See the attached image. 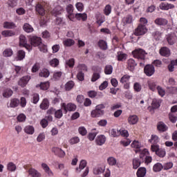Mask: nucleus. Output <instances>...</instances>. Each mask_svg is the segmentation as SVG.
I'll return each instance as SVG.
<instances>
[{
    "label": "nucleus",
    "mask_w": 177,
    "mask_h": 177,
    "mask_svg": "<svg viewBox=\"0 0 177 177\" xmlns=\"http://www.w3.org/2000/svg\"><path fill=\"white\" fill-rule=\"evenodd\" d=\"M104 104H100L97 105L95 106V109L91 111V117L93 118H97L99 117H102L104 114V111L103 109H104Z\"/></svg>",
    "instance_id": "nucleus-1"
},
{
    "label": "nucleus",
    "mask_w": 177,
    "mask_h": 177,
    "mask_svg": "<svg viewBox=\"0 0 177 177\" xmlns=\"http://www.w3.org/2000/svg\"><path fill=\"white\" fill-rule=\"evenodd\" d=\"M140 158L141 160H145V164H147V165H149L152 161L153 158L150 156V152L147 149H144L140 153Z\"/></svg>",
    "instance_id": "nucleus-2"
},
{
    "label": "nucleus",
    "mask_w": 177,
    "mask_h": 177,
    "mask_svg": "<svg viewBox=\"0 0 177 177\" xmlns=\"http://www.w3.org/2000/svg\"><path fill=\"white\" fill-rule=\"evenodd\" d=\"M132 55L135 59H138V60H145L146 57V51L140 48L133 51Z\"/></svg>",
    "instance_id": "nucleus-3"
},
{
    "label": "nucleus",
    "mask_w": 177,
    "mask_h": 177,
    "mask_svg": "<svg viewBox=\"0 0 177 177\" xmlns=\"http://www.w3.org/2000/svg\"><path fill=\"white\" fill-rule=\"evenodd\" d=\"M129 80H131V75H124L120 78V84H122L124 89H129L131 88V82H129Z\"/></svg>",
    "instance_id": "nucleus-4"
},
{
    "label": "nucleus",
    "mask_w": 177,
    "mask_h": 177,
    "mask_svg": "<svg viewBox=\"0 0 177 177\" xmlns=\"http://www.w3.org/2000/svg\"><path fill=\"white\" fill-rule=\"evenodd\" d=\"M146 32H147V28H146V25L140 24L136 28L134 35H136L137 37H139L140 35H145Z\"/></svg>",
    "instance_id": "nucleus-5"
},
{
    "label": "nucleus",
    "mask_w": 177,
    "mask_h": 177,
    "mask_svg": "<svg viewBox=\"0 0 177 177\" xmlns=\"http://www.w3.org/2000/svg\"><path fill=\"white\" fill-rule=\"evenodd\" d=\"M62 110H64L65 113H67V111H75L77 106L73 103H62L61 104Z\"/></svg>",
    "instance_id": "nucleus-6"
},
{
    "label": "nucleus",
    "mask_w": 177,
    "mask_h": 177,
    "mask_svg": "<svg viewBox=\"0 0 177 177\" xmlns=\"http://www.w3.org/2000/svg\"><path fill=\"white\" fill-rule=\"evenodd\" d=\"M144 73L147 77H151V75H154L156 68L153 65L147 64L144 68Z\"/></svg>",
    "instance_id": "nucleus-7"
},
{
    "label": "nucleus",
    "mask_w": 177,
    "mask_h": 177,
    "mask_svg": "<svg viewBox=\"0 0 177 177\" xmlns=\"http://www.w3.org/2000/svg\"><path fill=\"white\" fill-rule=\"evenodd\" d=\"M19 45L24 46V48H26L28 50H31V49H32V46L27 44V39L24 35L19 36Z\"/></svg>",
    "instance_id": "nucleus-8"
},
{
    "label": "nucleus",
    "mask_w": 177,
    "mask_h": 177,
    "mask_svg": "<svg viewBox=\"0 0 177 177\" xmlns=\"http://www.w3.org/2000/svg\"><path fill=\"white\" fill-rule=\"evenodd\" d=\"M45 5H46L45 2L38 3L36 5V12L40 15V16H45Z\"/></svg>",
    "instance_id": "nucleus-9"
},
{
    "label": "nucleus",
    "mask_w": 177,
    "mask_h": 177,
    "mask_svg": "<svg viewBox=\"0 0 177 177\" xmlns=\"http://www.w3.org/2000/svg\"><path fill=\"white\" fill-rule=\"evenodd\" d=\"M29 41L32 46H39L42 44V39L37 36H30Z\"/></svg>",
    "instance_id": "nucleus-10"
},
{
    "label": "nucleus",
    "mask_w": 177,
    "mask_h": 177,
    "mask_svg": "<svg viewBox=\"0 0 177 177\" xmlns=\"http://www.w3.org/2000/svg\"><path fill=\"white\" fill-rule=\"evenodd\" d=\"M30 80H31V76L30 75H25L23 76L18 81V85L21 88H24L27 86V84H28Z\"/></svg>",
    "instance_id": "nucleus-11"
},
{
    "label": "nucleus",
    "mask_w": 177,
    "mask_h": 177,
    "mask_svg": "<svg viewBox=\"0 0 177 177\" xmlns=\"http://www.w3.org/2000/svg\"><path fill=\"white\" fill-rule=\"evenodd\" d=\"M53 153L59 158H64L66 157V152L63 151L61 148L59 147H53L52 149Z\"/></svg>",
    "instance_id": "nucleus-12"
},
{
    "label": "nucleus",
    "mask_w": 177,
    "mask_h": 177,
    "mask_svg": "<svg viewBox=\"0 0 177 177\" xmlns=\"http://www.w3.org/2000/svg\"><path fill=\"white\" fill-rule=\"evenodd\" d=\"M159 53L160 56H163L164 57H169L171 56V50L168 47H162L159 50Z\"/></svg>",
    "instance_id": "nucleus-13"
},
{
    "label": "nucleus",
    "mask_w": 177,
    "mask_h": 177,
    "mask_svg": "<svg viewBox=\"0 0 177 177\" xmlns=\"http://www.w3.org/2000/svg\"><path fill=\"white\" fill-rule=\"evenodd\" d=\"M161 106V100L153 99L151 102V106L148 107V110L151 111V110H156V109H158Z\"/></svg>",
    "instance_id": "nucleus-14"
},
{
    "label": "nucleus",
    "mask_w": 177,
    "mask_h": 177,
    "mask_svg": "<svg viewBox=\"0 0 177 177\" xmlns=\"http://www.w3.org/2000/svg\"><path fill=\"white\" fill-rule=\"evenodd\" d=\"M129 125H135L139 122V117L136 115H130L127 119Z\"/></svg>",
    "instance_id": "nucleus-15"
},
{
    "label": "nucleus",
    "mask_w": 177,
    "mask_h": 177,
    "mask_svg": "<svg viewBox=\"0 0 177 177\" xmlns=\"http://www.w3.org/2000/svg\"><path fill=\"white\" fill-rule=\"evenodd\" d=\"M95 143L97 146H103L106 143V136L104 135H100L95 139Z\"/></svg>",
    "instance_id": "nucleus-16"
},
{
    "label": "nucleus",
    "mask_w": 177,
    "mask_h": 177,
    "mask_svg": "<svg viewBox=\"0 0 177 177\" xmlns=\"http://www.w3.org/2000/svg\"><path fill=\"white\" fill-rule=\"evenodd\" d=\"M131 147L133 149H136V150H135V152L140 153V154L143 151L140 149V147H142V144H140L139 141H136V140L133 141V142L131 143Z\"/></svg>",
    "instance_id": "nucleus-17"
},
{
    "label": "nucleus",
    "mask_w": 177,
    "mask_h": 177,
    "mask_svg": "<svg viewBox=\"0 0 177 177\" xmlns=\"http://www.w3.org/2000/svg\"><path fill=\"white\" fill-rule=\"evenodd\" d=\"M166 39L169 45H174L177 41V37L175 35H167Z\"/></svg>",
    "instance_id": "nucleus-18"
},
{
    "label": "nucleus",
    "mask_w": 177,
    "mask_h": 177,
    "mask_svg": "<svg viewBox=\"0 0 177 177\" xmlns=\"http://www.w3.org/2000/svg\"><path fill=\"white\" fill-rule=\"evenodd\" d=\"M138 66L136 62L133 59L131 58L127 61V68L129 71H133L135 70V66Z\"/></svg>",
    "instance_id": "nucleus-19"
},
{
    "label": "nucleus",
    "mask_w": 177,
    "mask_h": 177,
    "mask_svg": "<svg viewBox=\"0 0 177 177\" xmlns=\"http://www.w3.org/2000/svg\"><path fill=\"white\" fill-rule=\"evenodd\" d=\"M157 129L159 132H167L168 127L163 122H158L157 124Z\"/></svg>",
    "instance_id": "nucleus-20"
},
{
    "label": "nucleus",
    "mask_w": 177,
    "mask_h": 177,
    "mask_svg": "<svg viewBox=\"0 0 177 177\" xmlns=\"http://www.w3.org/2000/svg\"><path fill=\"white\" fill-rule=\"evenodd\" d=\"M154 23L157 26H167L168 21L164 18H157L155 19Z\"/></svg>",
    "instance_id": "nucleus-21"
},
{
    "label": "nucleus",
    "mask_w": 177,
    "mask_h": 177,
    "mask_svg": "<svg viewBox=\"0 0 177 177\" xmlns=\"http://www.w3.org/2000/svg\"><path fill=\"white\" fill-rule=\"evenodd\" d=\"M133 21V17H132V15H128L122 19V23L124 25L132 24Z\"/></svg>",
    "instance_id": "nucleus-22"
},
{
    "label": "nucleus",
    "mask_w": 177,
    "mask_h": 177,
    "mask_svg": "<svg viewBox=\"0 0 177 177\" xmlns=\"http://www.w3.org/2000/svg\"><path fill=\"white\" fill-rule=\"evenodd\" d=\"M75 19H77V20L86 21L88 19V15H86V13H77L75 14Z\"/></svg>",
    "instance_id": "nucleus-23"
},
{
    "label": "nucleus",
    "mask_w": 177,
    "mask_h": 177,
    "mask_svg": "<svg viewBox=\"0 0 177 177\" xmlns=\"http://www.w3.org/2000/svg\"><path fill=\"white\" fill-rule=\"evenodd\" d=\"M147 172V169H146V167H140L138 168L136 172L137 177L146 176Z\"/></svg>",
    "instance_id": "nucleus-24"
},
{
    "label": "nucleus",
    "mask_w": 177,
    "mask_h": 177,
    "mask_svg": "<svg viewBox=\"0 0 177 177\" xmlns=\"http://www.w3.org/2000/svg\"><path fill=\"white\" fill-rule=\"evenodd\" d=\"M97 45L102 50H107L108 49L107 42L103 39L99 40Z\"/></svg>",
    "instance_id": "nucleus-25"
},
{
    "label": "nucleus",
    "mask_w": 177,
    "mask_h": 177,
    "mask_svg": "<svg viewBox=\"0 0 177 177\" xmlns=\"http://www.w3.org/2000/svg\"><path fill=\"white\" fill-rule=\"evenodd\" d=\"M26 57V52L23 50H19L17 52L16 60L17 62H20Z\"/></svg>",
    "instance_id": "nucleus-26"
},
{
    "label": "nucleus",
    "mask_w": 177,
    "mask_h": 177,
    "mask_svg": "<svg viewBox=\"0 0 177 177\" xmlns=\"http://www.w3.org/2000/svg\"><path fill=\"white\" fill-rule=\"evenodd\" d=\"M175 6L171 3H161L160 5V9L162 10H169V9H174Z\"/></svg>",
    "instance_id": "nucleus-27"
},
{
    "label": "nucleus",
    "mask_w": 177,
    "mask_h": 177,
    "mask_svg": "<svg viewBox=\"0 0 177 177\" xmlns=\"http://www.w3.org/2000/svg\"><path fill=\"white\" fill-rule=\"evenodd\" d=\"M16 24L14 22H9V21H6L3 23V28H7L8 30H13L16 28Z\"/></svg>",
    "instance_id": "nucleus-28"
},
{
    "label": "nucleus",
    "mask_w": 177,
    "mask_h": 177,
    "mask_svg": "<svg viewBox=\"0 0 177 177\" xmlns=\"http://www.w3.org/2000/svg\"><path fill=\"white\" fill-rule=\"evenodd\" d=\"M24 131L28 135H33L34 132H35V129L31 125H28L24 128Z\"/></svg>",
    "instance_id": "nucleus-29"
},
{
    "label": "nucleus",
    "mask_w": 177,
    "mask_h": 177,
    "mask_svg": "<svg viewBox=\"0 0 177 177\" xmlns=\"http://www.w3.org/2000/svg\"><path fill=\"white\" fill-rule=\"evenodd\" d=\"M20 104V100L17 98H12L10 100V107L15 109Z\"/></svg>",
    "instance_id": "nucleus-30"
},
{
    "label": "nucleus",
    "mask_w": 177,
    "mask_h": 177,
    "mask_svg": "<svg viewBox=\"0 0 177 177\" xmlns=\"http://www.w3.org/2000/svg\"><path fill=\"white\" fill-rule=\"evenodd\" d=\"M99 132L96 131V129H93L91 133H88L87 138L89 140L92 142V140H95V138H96V135H97Z\"/></svg>",
    "instance_id": "nucleus-31"
},
{
    "label": "nucleus",
    "mask_w": 177,
    "mask_h": 177,
    "mask_svg": "<svg viewBox=\"0 0 177 177\" xmlns=\"http://www.w3.org/2000/svg\"><path fill=\"white\" fill-rule=\"evenodd\" d=\"M163 168H164V167H163L162 164H161L160 162H157L153 166V172H161V171H162Z\"/></svg>",
    "instance_id": "nucleus-32"
},
{
    "label": "nucleus",
    "mask_w": 177,
    "mask_h": 177,
    "mask_svg": "<svg viewBox=\"0 0 177 177\" xmlns=\"http://www.w3.org/2000/svg\"><path fill=\"white\" fill-rule=\"evenodd\" d=\"M39 77L43 78H48L50 75V72L46 68H43L39 73Z\"/></svg>",
    "instance_id": "nucleus-33"
},
{
    "label": "nucleus",
    "mask_w": 177,
    "mask_h": 177,
    "mask_svg": "<svg viewBox=\"0 0 177 177\" xmlns=\"http://www.w3.org/2000/svg\"><path fill=\"white\" fill-rule=\"evenodd\" d=\"M28 174L32 177H41V174L35 169L30 168L28 170Z\"/></svg>",
    "instance_id": "nucleus-34"
},
{
    "label": "nucleus",
    "mask_w": 177,
    "mask_h": 177,
    "mask_svg": "<svg viewBox=\"0 0 177 177\" xmlns=\"http://www.w3.org/2000/svg\"><path fill=\"white\" fill-rule=\"evenodd\" d=\"M40 109H41V110H48V109H49V101L48 99L45 98L43 100L40 104Z\"/></svg>",
    "instance_id": "nucleus-35"
},
{
    "label": "nucleus",
    "mask_w": 177,
    "mask_h": 177,
    "mask_svg": "<svg viewBox=\"0 0 177 177\" xmlns=\"http://www.w3.org/2000/svg\"><path fill=\"white\" fill-rule=\"evenodd\" d=\"M41 167L45 171V172H46V174H48V175L49 176H53V172L52 171V170H50V168H49L48 165H46V163H42Z\"/></svg>",
    "instance_id": "nucleus-36"
},
{
    "label": "nucleus",
    "mask_w": 177,
    "mask_h": 177,
    "mask_svg": "<svg viewBox=\"0 0 177 177\" xmlns=\"http://www.w3.org/2000/svg\"><path fill=\"white\" fill-rule=\"evenodd\" d=\"M75 44V41L73 39H66L63 41L64 46L70 47L73 46Z\"/></svg>",
    "instance_id": "nucleus-37"
},
{
    "label": "nucleus",
    "mask_w": 177,
    "mask_h": 177,
    "mask_svg": "<svg viewBox=\"0 0 177 177\" xmlns=\"http://www.w3.org/2000/svg\"><path fill=\"white\" fill-rule=\"evenodd\" d=\"M1 35L3 37H14L16 35V32H13V30H3L1 32Z\"/></svg>",
    "instance_id": "nucleus-38"
},
{
    "label": "nucleus",
    "mask_w": 177,
    "mask_h": 177,
    "mask_svg": "<svg viewBox=\"0 0 177 177\" xmlns=\"http://www.w3.org/2000/svg\"><path fill=\"white\" fill-rule=\"evenodd\" d=\"M132 163L133 169H138V168L140 167V164H142V162H140L139 158H136L133 159Z\"/></svg>",
    "instance_id": "nucleus-39"
},
{
    "label": "nucleus",
    "mask_w": 177,
    "mask_h": 177,
    "mask_svg": "<svg viewBox=\"0 0 177 177\" xmlns=\"http://www.w3.org/2000/svg\"><path fill=\"white\" fill-rule=\"evenodd\" d=\"M23 29L26 32H32L34 31V28L27 23L24 24Z\"/></svg>",
    "instance_id": "nucleus-40"
},
{
    "label": "nucleus",
    "mask_w": 177,
    "mask_h": 177,
    "mask_svg": "<svg viewBox=\"0 0 177 177\" xmlns=\"http://www.w3.org/2000/svg\"><path fill=\"white\" fill-rule=\"evenodd\" d=\"M75 85V83L73 80L68 81L65 84V89L66 91H71L73 88H74V86Z\"/></svg>",
    "instance_id": "nucleus-41"
},
{
    "label": "nucleus",
    "mask_w": 177,
    "mask_h": 177,
    "mask_svg": "<svg viewBox=\"0 0 177 177\" xmlns=\"http://www.w3.org/2000/svg\"><path fill=\"white\" fill-rule=\"evenodd\" d=\"M86 164H87L86 160H81L79 167L76 168V172H80V171H82V169H84V168L86 167Z\"/></svg>",
    "instance_id": "nucleus-42"
},
{
    "label": "nucleus",
    "mask_w": 177,
    "mask_h": 177,
    "mask_svg": "<svg viewBox=\"0 0 177 177\" xmlns=\"http://www.w3.org/2000/svg\"><path fill=\"white\" fill-rule=\"evenodd\" d=\"M147 84L150 91H152V92L157 89V84L155 82L148 81Z\"/></svg>",
    "instance_id": "nucleus-43"
},
{
    "label": "nucleus",
    "mask_w": 177,
    "mask_h": 177,
    "mask_svg": "<svg viewBox=\"0 0 177 177\" xmlns=\"http://www.w3.org/2000/svg\"><path fill=\"white\" fill-rule=\"evenodd\" d=\"M104 73L106 75H110L113 74V66L106 65L104 68Z\"/></svg>",
    "instance_id": "nucleus-44"
},
{
    "label": "nucleus",
    "mask_w": 177,
    "mask_h": 177,
    "mask_svg": "<svg viewBox=\"0 0 177 177\" xmlns=\"http://www.w3.org/2000/svg\"><path fill=\"white\" fill-rule=\"evenodd\" d=\"M149 142L151 143V145H157V143L160 142V138L157 136V135H151Z\"/></svg>",
    "instance_id": "nucleus-45"
},
{
    "label": "nucleus",
    "mask_w": 177,
    "mask_h": 177,
    "mask_svg": "<svg viewBox=\"0 0 177 177\" xmlns=\"http://www.w3.org/2000/svg\"><path fill=\"white\" fill-rule=\"evenodd\" d=\"M169 120L173 124H175L177 121V114L174 113H169Z\"/></svg>",
    "instance_id": "nucleus-46"
},
{
    "label": "nucleus",
    "mask_w": 177,
    "mask_h": 177,
    "mask_svg": "<svg viewBox=\"0 0 177 177\" xmlns=\"http://www.w3.org/2000/svg\"><path fill=\"white\" fill-rule=\"evenodd\" d=\"M112 9L113 8L110 4H107L104 8V15H105V16H109V15L111 13Z\"/></svg>",
    "instance_id": "nucleus-47"
},
{
    "label": "nucleus",
    "mask_w": 177,
    "mask_h": 177,
    "mask_svg": "<svg viewBox=\"0 0 177 177\" xmlns=\"http://www.w3.org/2000/svg\"><path fill=\"white\" fill-rule=\"evenodd\" d=\"M13 95V91L10 88L6 89L3 93V97H10Z\"/></svg>",
    "instance_id": "nucleus-48"
},
{
    "label": "nucleus",
    "mask_w": 177,
    "mask_h": 177,
    "mask_svg": "<svg viewBox=\"0 0 177 177\" xmlns=\"http://www.w3.org/2000/svg\"><path fill=\"white\" fill-rule=\"evenodd\" d=\"M107 162L109 165H111V167H113L117 164V159H115V158L113 156H111L107 158Z\"/></svg>",
    "instance_id": "nucleus-49"
},
{
    "label": "nucleus",
    "mask_w": 177,
    "mask_h": 177,
    "mask_svg": "<svg viewBox=\"0 0 177 177\" xmlns=\"http://www.w3.org/2000/svg\"><path fill=\"white\" fill-rule=\"evenodd\" d=\"M3 55L5 57H10V56L13 55V50L11 48H6L3 51Z\"/></svg>",
    "instance_id": "nucleus-50"
},
{
    "label": "nucleus",
    "mask_w": 177,
    "mask_h": 177,
    "mask_svg": "<svg viewBox=\"0 0 177 177\" xmlns=\"http://www.w3.org/2000/svg\"><path fill=\"white\" fill-rule=\"evenodd\" d=\"M156 156L160 157V158H164V156H166L167 152L165 151V149H160L156 151Z\"/></svg>",
    "instance_id": "nucleus-51"
},
{
    "label": "nucleus",
    "mask_w": 177,
    "mask_h": 177,
    "mask_svg": "<svg viewBox=\"0 0 177 177\" xmlns=\"http://www.w3.org/2000/svg\"><path fill=\"white\" fill-rule=\"evenodd\" d=\"M39 86L42 91H48L49 89V82H41Z\"/></svg>",
    "instance_id": "nucleus-52"
},
{
    "label": "nucleus",
    "mask_w": 177,
    "mask_h": 177,
    "mask_svg": "<svg viewBox=\"0 0 177 177\" xmlns=\"http://www.w3.org/2000/svg\"><path fill=\"white\" fill-rule=\"evenodd\" d=\"M7 169L10 172H13L16 171V165H15V163L12 162H10L7 165Z\"/></svg>",
    "instance_id": "nucleus-53"
},
{
    "label": "nucleus",
    "mask_w": 177,
    "mask_h": 177,
    "mask_svg": "<svg viewBox=\"0 0 177 177\" xmlns=\"http://www.w3.org/2000/svg\"><path fill=\"white\" fill-rule=\"evenodd\" d=\"M127 59V54L122 53V52H118V62H122Z\"/></svg>",
    "instance_id": "nucleus-54"
},
{
    "label": "nucleus",
    "mask_w": 177,
    "mask_h": 177,
    "mask_svg": "<svg viewBox=\"0 0 177 177\" xmlns=\"http://www.w3.org/2000/svg\"><path fill=\"white\" fill-rule=\"evenodd\" d=\"M104 172V169L98 167L93 169L94 175H100V174H103Z\"/></svg>",
    "instance_id": "nucleus-55"
},
{
    "label": "nucleus",
    "mask_w": 177,
    "mask_h": 177,
    "mask_svg": "<svg viewBox=\"0 0 177 177\" xmlns=\"http://www.w3.org/2000/svg\"><path fill=\"white\" fill-rule=\"evenodd\" d=\"M174 167V163L172 162H168L164 164L163 169L164 171H168V169H171Z\"/></svg>",
    "instance_id": "nucleus-56"
},
{
    "label": "nucleus",
    "mask_w": 177,
    "mask_h": 177,
    "mask_svg": "<svg viewBox=\"0 0 177 177\" xmlns=\"http://www.w3.org/2000/svg\"><path fill=\"white\" fill-rule=\"evenodd\" d=\"M59 59H57V58H54L51 59L49 62L51 67H57L59 66Z\"/></svg>",
    "instance_id": "nucleus-57"
},
{
    "label": "nucleus",
    "mask_w": 177,
    "mask_h": 177,
    "mask_svg": "<svg viewBox=\"0 0 177 177\" xmlns=\"http://www.w3.org/2000/svg\"><path fill=\"white\" fill-rule=\"evenodd\" d=\"M133 89L135 92H140V91H142V84L139 82H135L133 84Z\"/></svg>",
    "instance_id": "nucleus-58"
},
{
    "label": "nucleus",
    "mask_w": 177,
    "mask_h": 177,
    "mask_svg": "<svg viewBox=\"0 0 177 177\" xmlns=\"http://www.w3.org/2000/svg\"><path fill=\"white\" fill-rule=\"evenodd\" d=\"M78 132L82 136H85L86 133H88V131H86V128L84 127H80L78 129Z\"/></svg>",
    "instance_id": "nucleus-59"
},
{
    "label": "nucleus",
    "mask_w": 177,
    "mask_h": 177,
    "mask_svg": "<svg viewBox=\"0 0 177 177\" xmlns=\"http://www.w3.org/2000/svg\"><path fill=\"white\" fill-rule=\"evenodd\" d=\"M156 89H157L158 93V95H160V96H161L162 97L165 96V90H164L162 88V87H161L160 86H158L156 87Z\"/></svg>",
    "instance_id": "nucleus-60"
},
{
    "label": "nucleus",
    "mask_w": 177,
    "mask_h": 177,
    "mask_svg": "<svg viewBox=\"0 0 177 177\" xmlns=\"http://www.w3.org/2000/svg\"><path fill=\"white\" fill-rule=\"evenodd\" d=\"M62 75H63V73L62 71L55 72L53 74V78L54 80L59 81V80L62 78Z\"/></svg>",
    "instance_id": "nucleus-61"
},
{
    "label": "nucleus",
    "mask_w": 177,
    "mask_h": 177,
    "mask_svg": "<svg viewBox=\"0 0 177 177\" xmlns=\"http://www.w3.org/2000/svg\"><path fill=\"white\" fill-rule=\"evenodd\" d=\"M39 102V94L38 93H35L33 94L32 98V102L34 104H37Z\"/></svg>",
    "instance_id": "nucleus-62"
},
{
    "label": "nucleus",
    "mask_w": 177,
    "mask_h": 177,
    "mask_svg": "<svg viewBox=\"0 0 177 177\" xmlns=\"http://www.w3.org/2000/svg\"><path fill=\"white\" fill-rule=\"evenodd\" d=\"M55 118L60 119L63 117V111L62 109H58L55 112Z\"/></svg>",
    "instance_id": "nucleus-63"
},
{
    "label": "nucleus",
    "mask_w": 177,
    "mask_h": 177,
    "mask_svg": "<svg viewBox=\"0 0 177 177\" xmlns=\"http://www.w3.org/2000/svg\"><path fill=\"white\" fill-rule=\"evenodd\" d=\"M100 78V73H93L91 77V82H96V81H97V80H99Z\"/></svg>",
    "instance_id": "nucleus-64"
}]
</instances>
